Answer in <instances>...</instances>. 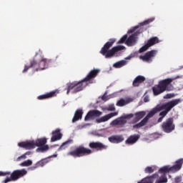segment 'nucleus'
<instances>
[{"mask_svg":"<svg viewBox=\"0 0 183 183\" xmlns=\"http://www.w3.org/2000/svg\"><path fill=\"white\" fill-rule=\"evenodd\" d=\"M181 102H182V99H176L164 104L157 105L154 109L149 112L148 115L142 120L140 123L134 125V128H141V127H144V125L148 122V119H149L151 117H154V115H155L157 112H159V111H162L159 114L161 117L158 119V122H161V121H162V118H164V117H165L167 114L174 108V107H177V105H178V104H181Z\"/></svg>","mask_w":183,"mask_h":183,"instance_id":"nucleus-1","label":"nucleus"},{"mask_svg":"<svg viewBox=\"0 0 183 183\" xmlns=\"http://www.w3.org/2000/svg\"><path fill=\"white\" fill-rule=\"evenodd\" d=\"M183 159H179L175 162L173 166L165 165L159 168L158 174H153V178L156 183H167L168 178L167 174H175L182 168Z\"/></svg>","mask_w":183,"mask_h":183,"instance_id":"nucleus-2","label":"nucleus"},{"mask_svg":"<svg viewBox=\"0 0 183 183\" xmlns=\"http://www.w3.org/2000/svg\"><path fill=\"white\" fill-rule=\"evenodd\" d=\"M139 26H136L132 29H130L127 34L123 36L118 44H126L128 46H132V45H135L137 44V41H138V29Z\"/></svg>","mask_w":183,"mask_h":183,"instance_id":"nucleus-3","label":"nucleus"},{"mask_svg":"<svg viewBox=\"0 0 183 183\" xmlns=\"http://www.w3.org/2000/svg\"><path fill=\"white\" fill-rule=\"evenodd\" d=\"M117 39H111L107 41L104 47H102V50L100 51V54L102 55H104L105 58H112L114 55H115L116 52H118L119 51H123V49H125V46H114L112 49L109 50L114 44H115Z\"/></svg>","mask_w":183,"mask_h":183,"instance_id":"nucleus-4","label":"nucleus"},{"mask_svg":"<svg viewBox=\"0 0 183 183\" xmlns=\"http://www.w3.org/2000/svg\"><path fill=\"white\" fill-rule=\"evenodd\" d=\"M172 81H174L172 79H165L160 81L158 85L153 87L154 95L157 97V95H159L162 92H165V91H172L174 86L170 84Z\"/></svg>","mask_w":183,"mask_h":183,"instance_id":"nucleus-5","label":"nucleus"},{"mask_svg":"<svg viewBox=\"0 0 183 183\" xmlns=\"http://www.w3.org/2000/svg\"><path fill=\"white\" fill-rule=\"evenodd\" d=\"M67 89V94H69V91L72 90L73 92H79V91H82L86 86L88 85V83L84 79L81 81H74L72 83H69Z\"/></svg>","mask_w":183,"mask_h":183,"instance_id":"nucleus-6","label":"nucleus"},{"mask_svg":"<svg viewBox=\"0 0 183 183\" xmlns=\"http://www.w3.org/2000/svg\"><path fill=\"white\" fill-rule=\"evenodd\" d=\"M89 154H92V150L86 149L85 147H77L76 149L70 152L69 153V155L76 158V157H84V155H89Z\"/></svg>","mask_w":183,"mask_h":183,"instance_id":"nucleus-7","label":"nucleus"},{"mask_svg":"<svg viewBox=\"0 0 183 183\" xmlns=\"http://www.w3.org/2000/svg\"><path fill=\"white\" fill-rule=\"evenodd\" d=\"M47 139L46 137L39 138L35 142L36 147H39L36 149V152H46L49 149V146L46 144Z\"/></svg>","mask_w":183,"mask_h":183,"instance_id":"nucleus-8","label":"nucleus"},{"mask_svg":"<svg viewBox=\"0 0 183 183\" xmlns=\"http://www.w3.org/2000/svg\"><path fill=\"white\" fill-rule=\"evenodd\" d=\"M134 114H127L121 118L116 119L111 122L110 126L111 127H117V125H124V124H127V119H129V118H132Z\"/></svg>","mask_w":183,"mask_h":183,"instance_id":"nucleus-9","label":"nucleus"},{"mask_svg":"<svg viewBox=\"0 0 183 183\" xmlns=\"http://www.w3.org/2000/svg\"><path fill=\"white\" fill-rule=\"evenodd\" d=\"M100 72H101L100 69H92L88 73L86 76L84 78V81L87 84H92V82H94V81H93L94 78H97V76H98V74H99Z\"/></svg>","mask_w":183,"mask_h":183,"instance_id":"nucleus-10","label":"nucleus"},{"mask_svg":"<svg viewBox=\"0 0 183 183\" xmlns=\"http://www.w3.org/2000/svg\"><path fill=\"white\" fill-rule=\"evenodd\" d=\"M159 43V39H158V37H153L152 39H150L149 40H148V41L147 42V44L143 46L140 49H139V52H145V51H147V49H148V48H150V46H152L154 45H155V44H158Z\"/></svg>","mask_w":183,"mask_h":183,"instance_id":"nucleus-11","label":"nucleus"},{"mask_svg":"<svg viewBox=\"0 0 183 183\" xmlns=\"http://www.w3.org/2000/svg\"><path fill=\"white\" fill-rule=\"evenodd\" d=\"M18 147H19L20 148H24L25 149H34V148L36 147V145L35 142L34 140H29L19 142Z\"/></svg>","mask_w":183,"mask_h":183,"instance_id":"nucleus-12","label":"nucleus"},{"mask_svg":"<svg viewBox=\"0 0 183 183\" xmlns=\"http://www.w3.org/2000/svg\"><path fill=\"white\" fill-rule=\"evenodd\" d=\"M157 50H152L148 51L144 56H140L139 59L144 61V62H151L152 61V58L157 55Z\"/></svg>","mask_w":183,"mask_h":183,"instance_id":"nucleus-13","label":"nucleus"},{"mask_svg":"<svg viewBox=\"0 0 183 183\" xmlns=\"http://www.w3.org/2000/svg\"><path fill=\"white\" fill-rule=\"evenodd\" d=\"M162 128L164 132L169 133L174 131V129H175V125L172 123V119L167 120L166 122L163 124Z\"/></svg>","mask_w":183,"mask_h":183,"instance_id":"nucleus-14","label":"nucleus"},{"mask_svg":"<svg viewBox=\"0 0 183 183\" xmlns=\"http://www.w3.org/2000/svg\"><path fill=\"white\" fill-rule=\"evenodd\" d=\"M118 115V112L109 113L108 114H106L96 120V122L97 124H101L102 122H107V121H109L111 118H114V117H117Z\"/></svg>","mask_w":183,"mask_h":183,"instance_id":"nucleus-15","label":"nucleus"},{"mask_svg":"<svg viewBox=\"0 0 183 183\" xmlns=\"http://www.w3.org/2000/svg\"><path fill=\"white\" fill-rule=\"evenodd\" d=\"M101 115H102V112H100L99 110H92L88 112L84 120L91 121V119H94V118L97 117H101Z\"/></svg>","mask_w":183,"mask_h":183,"instance_id":"nucleus-16","label":"nucleus"},{"mask_svg":"<svg viewBox=\"0 0 183 183\" xmlns=\"http://www.w3.org/2000/svg\"><path fill=\"white\" fill-rule=\"evenodd\" d=\"M11 174L13 179L16 181L17 179H19V178H21V177H24V175H26V174H28V172L26 171V169H22L15 170Z\"/></svg>","mask_w":183,"mask_h":183,"instance_id":"nucleus-17","label":"nucleus"},{"mask_svg":"<svg viewBox=\"0 0 183 183\" xmlns=\"http://www.w3.org/2000/svg\"><path fill=\"white\" fill-rule=\"evenodd\" d=\"M59 94V91L54 90L46 93V94H42L38 97V99H48V98H52L53 97H56Z\"/></svg>","mask_w":183,"mask_h":183,"instance_id":"nucleus-18","label":"nucleus"},{"mask_svg":"<svg viewBox=\"0 0 183 183\" xmlns=\"http://www.w3.org/2000/svg\"><path fill=\"white\" fill-rule=\"evenodd\" d=\"M51 60H46V59H42L39 63V69L42 71L43 69H46L51 66Z\"/></svg>","mask_w":183,"mask_h":183,"instance_id":"nucleus-19","label":"nucleus"},{"mask_svg":"<svg viewBox=\"0 0 183 183\" xmlns=\"http://www.w3.org/2000/svg\"><path fill=\"white\" fill-rule=\"evenodd\" d=\"M62 138V134H61L59 129L52 132V137L51 138V142H55V141H59Z\"/></svg>","mask_w":183,"mask_h":183,"instance_id":"nucleus-20","label":"nucleus"},{"mask_svg":"<svg viewBox=\"0 0 183 183\" xmlns=\"http://www.w3.org/2000/svg\"><path fill=\"white\" fill-rule=\"evenodd\" d=\"M132 101H134V99L131 97H128L126 99H121L117 102L116 105L117 107H124V105H127V104L132 102Z\"/></svg>","mask_w":183,"mask_h":183,"instance_id":"nucleus-21","label":"nucleus"},{"mask_svg":"<svg viewBox=\"0 0 183 183\" xmlns=\"http://www.w3.org/2000/svg\"><path fill=\"white\" fill-rule=\"evenodd\" d=\"M158 138H161V134L158 133H153L147 135L144 138V141H146L147 142H151L152 141H155V139H158Z\"/></svg>","mask_w":183,"mask_h":183,"instance_id":"nucleus-22","label":"nucleus"},{"mask_svg":"<svg viewBox=\"0 0 183 183\" xmlns=\"http://www.w3.org/2000/svg\"><path fill=\"white\" fill-rule=\"evenodd\" d=\"M49 161L46 159H41L39 162H37L34 167L29 168L31 171H34V169H36V168H39V167H44V165H46Z\"/></svg>","mask_w":183,"mask_h":183,"instance_id":"nucleus-23","label":"nucleus"},{"mask_svg":"<svg viewBox=\"0 0 183 183\" xmlns=\"http://www.w3.org/2000/svg\"><path fill=\"white\" fill-rule=\"evenodd\" d=\"M90 148H94L95 149H107V147L101 142H92L89 144Z\"/></svg>","mask_w":183,"mask_h":183,"instance_id":"nucleus-24","label":"nucleus"},{"mask_svg":"<svg viewBox=\"0 0 183 183\" xmlns=\"http://www.w3.org/2000/svg\"><path fill=\"white\" fill-rule=\"evenodd\" d=\"M109 141L112 144H119V142H122V141H124V137L113 136V137H109Z\"/></svg>","mask_w":183,"mask_h":183,"instance_id":"nucleus-25","label":"nucleus"},{"mask_svg":"<svg viewBox=\"0 0 183 183\" xmlns=\"http://www.w3.org/2000/svg\"><path fill=\"white\" fill-rule=\"evenodd\" d=\"M138 139H139V135L131 136L130 137H129L126 140V144H129V145H132V144H135V142H137V141H138Z\"/></svg>","mask_w":183,"mask_h":183,"instance_id":"nucleus-26","label":"nucleus"},{"mask_svg":"<svg viewBox=\"0 0 183 183\" xmlns=\"http://www.w3.org/2000/svg\"><path fill=\"white\" fill-rule=\"evenodd\" d=\"M82 114H84L82 110H81V109L76 110L75 114H74V117L72 119V122H76V121H79V119H82Z\"/></svg>","mask_w":183,"mask_h":183,"instance_id":"nucleus-27","label":"nucleus"},{"mask_svg":"<svg viewBox=\"0 0 183 183\" xmlns=\"http://www.w3.org/2000/svg\"><path fill=\"white\" fill-rule=\"evenodd\" d=\"M145 81V77L143 76H138L133 81L134 86H138L139 84H142Z\"/></svg>","mask_w":183,"mask_h":183,"instance_id":"nucleus-28","label":"nucleus"},{"mask_svg":"<svg viewBox=\"0 0 183 183\" xmlns=\"http://www.w3.org/2000/svg\"><path fill=\"white\" fill-rule=\"evenodd\" d=\"M128 64V61L127 60H122L117 61L113 64L114 68H122V66H125Z\"/></svg>","mask_w":183,"mask_h":183,"instance_id":"nucleus-29","label":"nucleus"},{"mask_svg":"<svg viewBox=\"0 0 183 183\" xmlns=\"http://www.w3.org/2000/svg\"><path fill=\"white\" fill-rule=\"evenodd\" d=\"M146 113L145 112H139L135 114L134 122H138L139 119H142L144 117H145Z\"/></svg>","mask_w":183,"mask_h":183,"instance_id":"nucleus-30","label":"nucleus"},{"mask_svg":"<svg viewBox=\"0 0 183 183\" xmlns=\"http://www.w3.org/2000/svg\"><path fill=\"white\" fill-rule=\"evenodd\" d=\"M154 181V174L152 177H146L143 179H142L141 182H139L138 183H153Z\"/></svg>","mask_w":183,"mask_h":183,"instance_id":"nucleus-31","label":"nucleus"},{"mask_svg":"<svg viewBox=\"0 0 183 183\" xmlns=\"http://www.w3.org/2000/svg\"><path fill=\"white\" fill-rule=\"evenodd\" d=\"M33 162L31 159L26 160L21 162L19 165L20 167H31L32 165Z\"/></svg>","mask_w":183,"mask_h":183,"instance_id":"nucleus-32","label":"nucleus"},{"mask_svg":"<svg viewBox=\"0 0 183 183\" xmlns=\"http://www.w3.org/2000/svg\"><path fill=\"white\" fill-rule=\"evenodd\" d=\"M102 111H109V112L115 111V105L110 104L108 107H102Z\"/></svg>","mask_w":183,"mask_h":183,"instance_id":"nucleus-33","label":"nucleus"},{"mask_svg":"<svg viewBox=\"0 0 183 183\" xmlns=\"http://www.w3.org/2000/svg\"><path fill=\"white\" fill-rule=\"evenodd\" d=\"M155 169H156L155 166L147 167L145 168L144 172H146L147 174H152V172H154Z\"/></svg>","mask_w":183,"mask_h":183,"instance_id":"nucleus-34","label":"nucleus"},{"mask_svg":"<svg viewBox=\"0 0 183 183\" xmlns=\"http://www.w3.org/2000/svg\"><path fill=\"white\" fill-rule=\"evenodd\" d=\"M154 21H155V18L152 17L151 19H149L145 20L144 21L140 23L139 25H141L142 26L144 25H148V24H151V22H154Z\"/></svg>","mask_w":183,"mask_h":183,"instance_id":"nucleus-35","label":"nucleus"},{"mask_svg":"<svg viewBox=\"0 0 183 183\" xmlns=\"http://www.w3.org/2000/svg\"><path fill=\"white\" fill-rule=\"evenodd\" d=\"M115 97V94H111L109 96L107 95V93H105L103 97H102V101H108V99H111V98H114Z\"/></svg>","mask_w":183,"mask_h":183,"instance_id":"nucleus-36","label":"nucleus"},{"mask_svg":"<svg viewBox=\"0 0 183 183\" xmlns=\"http://www.w3.org/2000/svg\"><path fill=\"white\" fill-rule=\"evenodd\" d=\"M35 64H36V62L34 60L31 61V66H25L24 69L23 70V72H26V71H28V69H29V68H31V66H35Z\"/></svg>","mask_w":183,"mask_h":183,"instance_id":"nucleus-37","label":"nucleus"},{"mask_svg":"<svg viewBox=\"0 0 183 183\" xmlns=\"http://www.w3.org/2000/svg\"><path fill=\"white\" fill-rule=\"evenodd\" d=\"M135 56H137V53H132V54H129L127 57H126L124 59V61H129V60L132 59V58H135Z\"/></svg>","mask_w":183,"mask_h":183,"instance_id":"nucleus-38","label":"nucleus"},{"mask_svg":"<svg viewBox=\"0 0 183 183\" xmlns=\"http://www.w3.org/2000/svg\"><path fill=\"white\" fill-rule=\"evenodd\" d=\"M11 181H15V179H13V177H12V173H11V177L6 178V179L3 181V182H4V183H8V182H11Z\"/></svg>","mask_w":183,"mask_h":183,"instance_id":"nucleus-39","label":"nucleus"},{"mask_svg":"<svg viewBox=\"0 0 183 183\" xmlns=\"http://www.w3.org/2000/svg\"><path fill=\"white\" fill-rule=\"evenodd\" d=\"M175 95L174 94H168L164 96V99H171V98H174Z\"/></svg>","mask_w":183,"mask_h":183,"instance_id":"nucleus-40","label":"nucleus"},{"mask_svg":"<svg viewBox=\"0 0 183 183\" xmlns=\"http://www.w3.org/2000/svg\"><path fill=\"white\" fill-rule=\"evenodd\" d=\"M26 155H29V154L25 153L24 154L21 155V157H19L17 158V161H21V159H26Z\"/></svg>","mask_w":183,"mask_h":183,"instance_id":"nucleus-41","label":"nucleus"},{"mask_svg":"<svg viewBox=\"0 0 183 183\" xmlns=\"http://www.w3.org/2000/svg\"><path fill=\"white\" fill-rule=\"evenodd\" d=\"M6 175H11L9 172H0V177H6Z\"/></svg>","mask_w":183,"mask_h":183,"instance_id":"nucleus-42","label":"nucleus"},{"mask_svg":"<svg viewBox=\"0 0 183 183\" xmlns=\"http://www.w3.org/2000/svg\"><path fill=\"white\" fill-rule=\"evenodd\" d=\"M144 101L145 102H149V97L148 96H146L144 98Z\"/></svg>","mask_w":183,"mask_h":183,"instance_id":"nucleus-43","label":"nucleus"},{"mask_svg":"<svg viewBox=\"0 0 183 183\" xmlns=\"http://www.w3.org/2000/svg\"><path fill=\"white\" fill-rule=\"evenodd\" d=\"M175 182L178 183V182H181V177H178L175 178Z\"/></svg>","mask_w":183,"mask_h":183,"instance_id":"nucleus-44","label":"nucleus"},{"mask_svg":"<svg viewBox=\"0 0 183 183\" xmlns=\"http://www.w3.org/2000/svg\"><path fill=\"white\" fill-rule=\"evenodd\" d=\"M65 144H66V143H64L63 145H65Z\"/></svg>","mask_w":183,"mask_h":183,"instance_id":"nucleus-45","label":"nucleus"},{"mask_svg":"<svg viewBox=\"0 0 183 183\" xmlns=\"http://www.w3.org/2000/svg\"><path fill=\"white\" fill-rule=\"evenodd\" d=\"M54 157H56V155H54Z\"/></svg>","mask_w":183,"mask_h":183,"instance_id":"nucleus-46","label":"nucleus"}]
</instances>
